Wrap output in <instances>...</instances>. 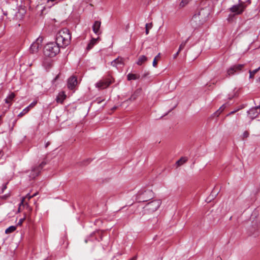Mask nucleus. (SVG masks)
<instances>
[{
  "label": "nucleus",
  "instance_id": "nucleus-1",
  "mask_svg": "<svg viewBox=\"0 0 260 260\" xmlns=\"http://www.w3.org/2000/svg\"><path fill=\"white\" fill-rule=\"evenodd\" d=\"M60 44L56 41L55 42H49L44 47L45 55L52 57L56 55L60 51Z\"/></svg>",
  "mask_w": 260,
  "mask_h": 260
},
{
  "label": "nucleus",
  "instance_id": "nucleus-28",
  "mask_svg": "<svg viewBox=\"0 0 260 260\" xmlns=\"http://www.w3.org/2000/svg\"><path fill=\"white\" fill-rule=\"evenodd\" d=\"M249 133H248V131H246L245 132H244V133H243L242 134V139L243 140L245 138H247L249 137Z\"/></svg>",
  "mask_w": 260,
  "mask_h": 260
},
{
  "label": "nucleus",
  "instance_id": "nucleus-32",
  "mask_svg": "<svg viewBox=\"0 0 260 260\" xmlns=\"http://www.w3.org/2000/svg\"><path fill=\"white\" fill-rule=\"evenodd\" d=\"M7 183L6 184H4L1 188V191L0 192V193H3L4 191V190L7 188Z\"/></svg>",
  "mask_w": 260,
  "mask_h": 260
},
{
  "label": "nucleus",
  "instance_id": "nucleus-21",
  "mask_svg": "<svg viewBox=\"0 0 260 260\" xmlns=\"http://www.w3.org/2000/svg\"><path fill=\"white\" fill-rule=\"evenodd\" d=\"M260 70V67H259L258 68L253 70V71H251V70H249V78H254V75Z\"/></svg>",
  "mask_w": 260,
  "mask_h": 260
},
{
  "label": "nucleus",
  "instance_id": "nucleus-31",
  "mask_svg": "<svg viewBox=\"0 0 260 260\" xmlns=\"http://www.w3.org/2000/svg\"><path fill=\"white\" fill-rule=\"evenodd\" d=\"M36 104H37V102L34 101L28 106H27V108H28L29 110H30V109L31 108L34 107Z\"/></svg>",
  "mask_w": 260,
  "mask_h": 260
},
{
  "label": "nucleus",
  "instance_id": "nucleus-40",
  "mask_svg": "<svg viewBox=\"0 0 260 260\" xmlns=\"http://www.w3.org/2000/svg\"><path fill=\"white\" fill-rule=\"evenodd\" d=\"M137 257L134 256L133 258H132L130 260H136Z\"/></svg>",
  "mask_w": 260,
  "mask_h": 260
},
{
  "label": "nucleus",
  "instance_id": "nucleus-35",
  "mask_svg": "<svg viewBox=\"0 0 260 260\" xmlns=\"http://www.w3.org/2000/svg\"><path fill=\"white\" fill-rule=\"evenodd\" d=\"M200 13H201V12H200L199 13V14H198V15L195 14V15L193 16L192 19H196L198 17L199 15H200Z\"/></svg>",
  "mask_w": 260,
  "mask_h": 260
},
{
  "label": "nucleus",
  "instance_id": "nucleus-41",
  "mask_svg": "<svg viewBox=\"0 0 260 260\" xmlns=\"http://www.w3.org/2000/svg\"><path fill=\"white\" fill-rule=\"evenodd\" d=\"M56 0H47V3H49L50 2H53L55 1Z\"/></svg>",
  "mask_w": 260,
  "mask_h": 260
},
{
  "label": "nucleus",
  "instance_id": "nucleus-16",
  "mask_svg": "<svg viewBox=\"0 0 260 260\" xmlns=\"http://www.w3.org/2000/svg\"><path fill=\"white\" fill-rule=\"evenodd\" d=\"M127 78L128 81L135 80L140 78L139 74L129 73L127 75Z\"/></svg>",
  "mask_w": 260,
  "mask_h": 260
},
{
  "label": "nucleus",
  "instance_id": "nucleus-43",
  "mask_svg": "<svg viewBox=\"0 0 260 260\" xmlns=\"http://www.w3.org/2000/svg\"><path fill=\"white\" fill-rule=\"evenodd\" d=\"M58 76H56V77H55V80H56V79L58 78Z\"/></svg>",
  "mask_w": 260,
  "mask_h": 260
},
{
  "label": "nucleus",
  "instance_id": "nucleus-19",
  "mask_svg": "<svg viewBox=\"0 0 260 260\" xmlns=\"http://www.w3.org/2000/svg\"><path fill=\"white\" fill-rule=\"evenodd\" d=\"M140 91L139 90H136L132 95L128 99V100H129L131 101H134L136 100L137 98L139 96L140 94Z\"/></svg>",
  "mask_w": 260,
  "mask_h": 260
},
{
  "label": "nucleus",
  "instance_id": "nucleus-7",
  "mask_svg": "<svg viewBox=\"0 0 260 260\" xmlns=\"http://www.w3.org/2000/svg\"><path fill=\"white\" fill-rule=\"evenodd\" d=\"M244 66V64H235L231 66L227 70L226 76H230L234 75L235 73H238L239 72H240L242 70Z\"/></svg>",
  "mask_w": 260,
  "mask_h": 260
},
{
  "label": "nucleus",
  "instance_id": "nucleus-11",
  "mask_svg": "<svg viewBox=\"0 0 260 260\" xmlns=\"http://www.w3.org/2000/svg\"><path fill=\"white\" fill-rule=\"evenodd\" d=\"M77 84V78L75 76H72L68 81V87L70 89H73Z\"/></svg>",
  "mask_w": 260,
  "mask_h": 260
},
{
  "label": "nucleus",
  "instance_id": "nucleus-6",
  "mask_svg": "<svg viewBox=\"0 0 260 260\" xmlns=\"http://www.w3.org/2000/svg\"><path fill=\"white\" fill-rule=\"evenodd\" d=\"M46 164L47 163L45 161H43L39 166L33 167L29 175V178L30 179H34L38 176L41 170L46 165Z\"/></svg>",
  "mask_w": 260,
  "mask_h": 260
},
{
  "label": "nucleus",
  "instance_id": "nucleus-44",
  "mask_svg": "<svg viewBox=\"0 0 260 260\" xmlns=\"http://www.w3.org/2000/svg\"><path fill=\"white\" fill-rule=\"evenodd\" d=\"M85 243H87V240H85Z\"/></svg>",
  "mask_w": 260,
  "mask_h": 260
},
{
  "label": "nucleus",
  "instance_id": "nucleus-37",
  "mask_svg": "<svg viewBox=\"0 0 260 260\" xmlns=\"http://www.w3.org/2000/svg\"><path fill=\"white\" fill-rule=\"evenodd\" d=\"M237 110H235V111H231L229 114V115H231V114H233L234 113H235Z\"/></svg>",
  "mask_w": 260,
  "mask_h": 260
},
{
  "label": "nucleus",
  "instance_id": "nucleus-22",
  "mask_svg": "<svg viewBox=\"0 0 260 260\" xmlns=\"http://www.w3.org/2000/svg\"><path fill=\"white\" fill-rule=\"evenodd\" d=\"M189 39H190V37H188L185 41H183L181 43V44L180 45L179 47V49H178L179 51H181L182 50H183L184 49L186 44L189 41Z\"/></svg>",
  "mask_w": 260,
  "mask_h": 260
},
{
  "label": "nucleus",
  "instance_id": "nucleus-3",
  "mask_svg": "<svg viewBox=\"0 0 260 260\" xmlns=\"http://www.w3.org/2000/svg\"><path fill=\"white\" fill-rule=\"evenodd\" d=\"M153 191L150 189L140 190L136 196V200L138 202H145L153 198Z\"/></svg>",
  "mask_w": 260,
  "mask_h": 260
},
{
  "label": "nucleus",
  "instance_id": "nucleus-33",
  "mask_svg": "<svg viewBox=\"0 0 260 260\" xmlns=\"http://www.w3.org/2000/svg\"><path fill=\"white\" fill-rule=\"evenodd\" d=\"M9 197H10L9 194H6L5 195L0 196V198L3 200H7V199H8L9 198Z\"/></svg>",
  "mask_w": 260,
  "mask_h": 260
},
{
  "label": "nucleus",
  "instance_id": "nucleus-20",
  "mask_svg": "<svg viewBox=\"0 0 260 260\" xmlns=\"http://www.w3.org/2000/svg\"><path fill=\"white\" fill-rule=\"evenodd\" d=\"M187 160V158L186 157H181L178 160H177L176 162V164L178 166H180L182 165L183 164L186 162Z\"/></svg>",
  "mask_w": 260,
  "mask_h": 260
},
{
  "label": "nucleus",
  "instance_id": "nucleus-46",
  "mask_svg": "<svg viewBox=\"0 0 260 260\" xmlns=\"http://www.w3.org/2000/svg\"><path fill=\"white\" fill-rule=\"evenodd\" d=\"M113 109H116V107H114V108H113Z\"/></svg>",
  "mask_w": 260,
  "mask_h": 260
},
{
  "label": "nucleus",
  "instance_id": "nucleus-17",
  "mask_svg": "<svg viewBox=\"0 0 260 260\" xmlns=\"http://www.w3.org/2000/svg\"><path fill=\"white\" fill-rule=\"evenodd\" d=\"M147 60V58L145 55H141L137 61V64L138 65L141 66L142 65L144 62H145Z\"/></svg>",
  "mask_w": 260,
  "mask_h": 260
},
{
  "label": "nucleus",
  "instance_id": "nucleus-26",
  "mask_svg": "<svg viewBox=\"0 0 260 260\" xmlns=\"http://www.w3.org/2000/svg\"><path fill=\"white\" fill-rule=\"evenodd\" d=\"M190 0H182L180 3L179 6L180 7H185Z\"/></svg>",
  "mask_w": 260,
  "mask_h": 260
},
{
  "label": "nucleus",
  "instance_id": "nucleus-15",
  "mask_svg": "<svg viewBox=\"0 0 260 260\" xmlns=\"http://www.w3.org/2000/svg\"><path fill=\"white\" fill-rule=\"evenodd\" d=\"M15 97V94L14 92H10L9 94L7 96V97L5 99V101L7 104H10V105H11V102L13 101L14 98Z\"/></svg>",
  "mask_w": 260,
  "mask_h": 260
},
{
  "label": "nucleus",
  "instance_id": "nucleus-9",
  "mask_svg": "<svg viewBox=\"0 0 260 260\" xmlns=\"http://www.w3.org/2000/svg\"><path fill=\"white\" fill-rule=\"evenodd\" d=\"M42 38H38L35 42L32 43L29 48L32 53H35L38 51L39 48L42 47Z\"/></svg>",
  "mask_w": 260,
  "mask_h": 260
},
{
  "label": "nucleus",
  "instance_id": "nucleus-34",
  "mask_svg": "<svg viewBox=\"0 0 260 260\" xmlns=\"http://www.w3.org/2000/svg\"><path fill=\"white\" fill-rule=\"evenodd\" d=\"M24 220V218H21V219L19 220V222H18V225H21V224L22 223V222H23Z\"/></svg>",
  "mask_w": 260,
  "mask_h": 260
},
{
  "label": "nucleus",
  "instance_id": "nucleus-14",
  "mask_svg": "<svg viewBox=\"0 0 260 260\" xmlns=\"http://www.w3.org/2000/svg\"><path fill=\"white\" fill-rule=\"evenodd\" d=\"M66 97L64 92H59L56 98V101L58 103L62 104Z\"/></svg>",
  "mask_w": 260,
  "mask_h": 260
},
{
  "label": "nucleus",
  "instance_id": "nucleus-12",
  "mask_svg": "<svg viewBox=\"0 0 260 260\" xmlns=\"http://www.w3.org/2000/svg\"><path fill=\"white\" fill-rule=\"evenodd\" d=\"M111 65L118 69L123 66V62L121 58L118 57L111 62Z\"/></svg>",
  "mask_w": 260,
  "mask_h": 260
},
{
  "label": "nucleus",
  "instance_id": "nucleus-25",
  "mask_svg": "<svg viewBox=\"0 0 260 260\" xmlns=\"http://www.w3.org/2000/svg\"><path fill=\"white\" fill-rule=\"evenodd\" d=\"M28 108L26 107L22 112H21L18 115V117H21L29 112Z\"/></svg>",
  "mask_w": 260,
  "mask_h": 260
},
{
  "label": "nucleus",
  "instance_id": "nucleus-45",
  "mask_svg": "<svg viewBox=\"0 0 260 260\" xmlns=\"http://www.w3.org/2000/svg\"><path fill=\"white\" fill-rule=\"evenodd\" d=\"M86 161H89L90 160H89V159H87Z\"/></svg>",
  "mask_w": 260,
  "mask_h": 260
},
{
  "label": "nucleus",
  "instance_id": "nucleus-23",
  "mask_svg": "<svg viewBox=\"0 0 260 260\" xmlns=\"http://www.w3.org/2000/svg\"><path fill=\"white\" fill-rule=\"evenodd\" d=\"M16 230V227L14 225H12L7 228L5 231L6 234H10L14 232Z\"/></svg>",
  "mask_w": 260,
  "mask_h": 260
},
{
  "label": "nucleus",
  "instance_id": "nucleus-30",
  "mask_svg": "<svg viewBox=\"0 0 260 260\" xmlns=\"http://www.w3.org/2000/svg\"><path fill=\"white\" fill-rule=\"evenodd\" d=\"M150 25V27H152V24L151 23H146L145 25L146 27V34L148 35L149 34V29L148 28V26Z\"/></svg>",
  "mask_w": 260,
  "mask_h": 260
},
{
  "label": "nucleus",
  "instance_id": "nucleus-4",
  "mask_svg": "<svg viewBox=\"0 0 260 260\" xmlns=\"http://www.w3.org/2000/svg\"><path fill=\"white\" fill-rule=\"evenodd\" d=\"M161 204L160 200H154L147 203L144 208L150 212H153L158 209Z\"/></svg>",
  "mask_w": 260,
  "mask_h": 260
},
{
  "label": "nucleus",
  "instance_id": "nucleus-10",
  "mask_svg": "<svg viewBox=\"0 0 260 260\" xmlns=\"http://www.w3.org/2000/svg\"><path fill=\"white\" fill-rule=\"evenodd\" d=\"M248 116L251 119H253L255 118L260 113V106H257L255 107L252 108L247 111Z\"/></svg>",
  "mask_w": 260,
  "mask_h": 260
},
{
  "label": "nucleus",
  "instance_id": "nucleus-36",
  "mask_svg": "<svg viewBox=\"0 0 260 260\" xmlns=\"http://www.w3.org/2000/svg\"><path fill=\"white\" fill-rule=\"evenodd\" d=\"M180 52V51H179V50H178V51H177V52H176V53L174 55V58H176V57L178 56V54H179V53Z\"/></svg>",
  "mask_w": 260,
  "mask_h": 260
},
{
  "label": "nucleus",
  "instance_id": "nucleus-13",
  "mask_svg": "<svg viewBox=\"0 0 260 260\" xmlns=\"http://www.w3.org/2000/svg\"><path fill=\"white\" fill-rule=\"evenodd\" d=\"M101 22L99 21H95L92 26L93 31L97 35H99L101 34L100 31Z\"/></svg>",
  "mask_w": 260,
  "mask_h": 260
},
{
  "label": "nucleus",
  "instance_id": "nucleus-39",
  "mask_svg": "<svg viewBox=\"0 0 260 260\" xmlns=\"http://www.w3.org/2000/svg\"><path fill=\"white\" fill-rule=\"evenodd\" d=\"M50 145V143L49 142H47L45 144V147L47 148Z\"/></svg>",
  "mask_w": 260,
  "mask_h": 260
},
{
  "label": "nucleus",
  "instance_id": "nucleus-38",
  "mask_svg": "<svg viewBox=\"0 0 260 260\" xmlns=\"http://www.w3.org/2000/svg\"><path fill=\"white\" fill-rule=\"evenodd\" d=\"M4 155V153L2 151H0V158H1Z\"/></svg>",
  "mask_w": 260,
  "mask_h": 260
},
{
  "label": "nucleus",
  "instance_id": "nucleus-27",
  "mask_svg": "<svg viewBox=\"0 0 260 260\" xmlns=\"http://www.w3.org/2000/svg\"><path fill=\"white\" fill-rule=\"evenodd\" d=\"M160 57V53H158L154 58L152 65L154 67H156L157 66V59L159 58Z\"/></svg>",
  "mask_w": 260,
  "mask_h": 260
},
{
  "label": "nucleus",
  "instance_id": "nucleus-8",
  "mask_svg": "<svg viewBox=\"0 0 260 260\" xmlns=\"http://www.w3.org/2000/svg\"><path fill=\"white\" fill-rule=\"evenodd\" d=\"M112 83L111 77L103 79L96 83V87L99 89H105Z\"/></svg>",
  "mask_w": 260,
  "mask_h": 260
},
{
  "label": "nucleus",
  "instance_id": "nucleus-29",
  "mask_svg": "<svg viewBox=\"0 0 260 260\" xmlns=\"http://www.w3.org/2000/svg\"><path fill=\"white\" fill-rule=\"evenodd\" d=\"M38 194V192H36L32 195H30V193H27L26 196V198H28V200L30 199L31 198H33L34 197H35Z\"/></svg>",
  "mask_w": 260,
  "mask_h": 260
},
{
  "label": "nucleus",
  "instance_id": "nucleus-2",
  "mask_svg": "<svg viewBox=\"0 0 260 260\" xmlns=\"http://www.w3.org/2000/svg\"><path fill=\"white\" fill-rule=\"evenodd\" d=\"M71 40V35L67 28H63L60 30L56 35V41L60 44L62 43L63 46H68Z\"/></svg>",
  "mask_w": 260,
  "mask_h": 260
},
{
  "label": "nucleus",
  "instance_id": "nucleus-5",
  "mask_svg": "<svg viewBox=\"0 0 260 260\" xmlns=\"http://www.w3.org/2000/svg\"><path fill=\"white\" fill-rule=\"evenodd\" d=\"M245 9V3L241 0H239V4L233 5L230 8V11L234 15L241 14Z\"/></svg>",
  "mask_w": 260,
  "mask_h": 260
},
{
  "label": "nucleus",
  "instance_id": "nucleus-42",
  "mask_svg": "<svg viewBox=\"0 0 260 260\" xmlns=\"http://www.w3.org/2000/svg\"><path fill=\"white\" fill-rule=\"evenodd\" d=\"M151 28V27H150V25H149V26H148V29H150V28Z\"/></svg>",
  "mask_w": 260,
  "mask_h": 260
},
{
  "label": "nucleus",
  "instance_id": "nucleus-24",
  "mask_svg": "<svg viewBox=\"0 0 260 260\" xmlns=\"http://www.w3.org/2000/svg\"><path fill=\"white\" fill-rule=\"evenodd\" d=\"M225 108V105H223L222 106H221L219 108V109L217 111H216L214 113V114L217 116H218L220 114V113L223 111V110Z\"/></svg>",
  "mask_w": 260,
  "mask_h": 260
},
{
  "label": "nucleus",
  "instance_id": "nucleus-18",
  "mask_svg": "<svg viewBox=\"0 0 260 260\" xmlns=\"http://www.w3.org/2000/svg\"><path fill=\"white\" fill-rule=\"evenodd\" d=\"M98 39H99V38L97 39H92L90 41V42L88 43V44L86 47V49L87 50H90L93 47V46L96 43V42Z\"/></svg>",
  "mask_w": 260,
  "mask_h": 260
}]
</instances>
